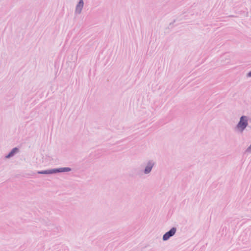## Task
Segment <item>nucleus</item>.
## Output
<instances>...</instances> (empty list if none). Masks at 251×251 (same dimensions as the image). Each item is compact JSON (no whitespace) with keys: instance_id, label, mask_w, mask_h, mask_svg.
Returning a JSON list of instances; mask_svg holds the SVG:
<instances>
[{"instance_id":"f257e3e1","label":"nucleus","mask_w":251,"mask_h":251,"mask_svg":"<svg viewBox=\"0 0 251 251\" xmlns=\"http://www.w3.org/2000/svg\"><path fill=\"white\" fill-rule=\"evenodd\" d=\"M248 127L251 128V117L246 115L241 116L235 126L236 129L238 132L242 133Z\"/></svg>"},{"instance_id":"f03ea898","label":"nucleus","mask_w":251,"mask_h":251,"mask_svg":"<svg viewBox=\"0 0 251 251\" xmlns=\"http://www.w3.org/2000/svg\"><path fill=\"white\" fill-rule=\"evenodd\" d=\"M71 171V168L69 167H64V168H56L52 169L50 170H47L44 171H38V174H42V175H49V174H56L58 173H63V172H68Z\"/></svg>"},{"instance_id":"7ed1b4c3","label":"nucleus","mask_w":251,"mask_h":251,"mask_svg":"<svg viewBox=\"0 0 251 251\" xmlns=\"http://www.w3.org/2000/svg\"><path fill=\"white\" fill-rule=\"evenodd\" d=\"M155 162L152 160H149L146 163L145 168L143 170L142 172L145 175H149L153 167L155 165Z\"/></svg>"},{"instance_id":"20e7f679","label":"nucleus","mask_w":251,"mask_h":251,"mask_svg":"<svg viewBox=\"0 0 251 251\" xmlns=\"http://www.w3.org/2000/svg\"><path fill=\"white\" fill-rule=\"evenodd\" d=\"M176 231V228L172 227L169 231L166 232L163 236L162 240L164 241L168 240L170 237L173 236Z\"/></svg>"},{"instance_id":"39448f33","label":"nucleus","mask_w":251,"mask_h":251,"mask_svg":"<svg viewBox=\"0 0 251 251\" xmlns=\"http://www.w3.org/2000/svg\"><path fill=\"white\" fill-rule=\"evenodd\" d=\"M84 5L83 0H79L75 6V14H80L82 12Z\"/></svg>"},{"instance_id":"423d86ee","label":"nucleus","mask_w":251,"mask_h":251,"mask_svg":"<svg viewBox=\"0 0 251 251\" xmlns=\"http://www.w3.org/2000/svg\"><path fill=\"white\" fill-rule=\"evenodd\" d=\"M19 152V149L15 147L13 148L11 151L5 156V158L6 159H9L11 157L14 156L16 153H18Z\"/></svg>"},{"instance_id":"0eeeda50","label":"nucleus","mask_w":251,"mask_h":251,"mask_svg":"<svg viewBox=\"0 0 251 251\" xmlns=\"http://www.w3.org/2000/svg\"><path fill=\"white\" fill-rule=\"evenodd\" d=\"M246 152L251 153V145L249 146L246 150Z\"/></svg>"},{"instance_id":"6e6552de","label":"nucleus","mask_w":251,"mask_h":251,"mask_svg":"<svg viewBox=\"0 0 251 251\" xmlns=\"http://www.w3.org/2000/svg\"><path fill=\"white\" fill-rule=\"evenodd\" d=\"M247 76L248 77H251V71L249 73H248Z\"/></svg>"}]
</instances>
